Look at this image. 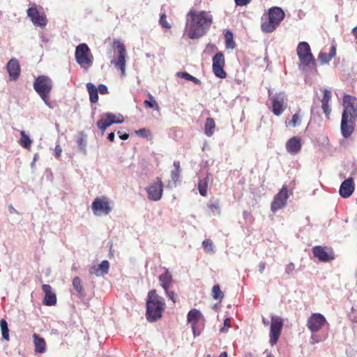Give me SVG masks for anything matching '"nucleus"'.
Listing matches in <instances>:
<instances>
[{"label":"nucleus","instance_id":"nucleus-1","mask_svg":"<svg viewBox=\"0 0 357 357\" xmlns=\"http://www.w3.org/2000/svg\"><path fill=\"white\" fill-rule=\"evenodd\" d=\"M187 16L190 18L188 38L190 39L199 38L203 36L210 28L213 22V17L209 12L202 10L197 12L191 9Z\"/></svg>","mask_w":357,"mask_h":357},{"label":"nucleus","instance_id":"nucleus-2","mask_svg":"<svg viewBox=\"0 0 357 357\" xmlns=\"http://www.w3.org/2000/svg\"><path fill=\"white\" fill-rule=\"evenodd\" d=\"M165 299L157 294L155 289L151 290L146 299V316L149 321H155L160 319L165 309Z\"/></svg>","mask_w":357,"mask_h":357},{"label":"nucleus","instance_id":"nucleus-3","mask_svg":"<svg viewBox=\"0 0 357 357\" xmlns=\"http://www.w3.org/2000/svg\"><path fill=\"white\" fill-rule=\"evenodd\" d=\"M284 13L280 7L274 6L269 8L267 19L262 22L261 29L264 33L275 31L284 18Z\"/></svg>","mask_w":357,"mask_h":357},{"label":"nucleus","instance_id":"nucleus-4","mask_svg":"<svg viewBox=\"0 0 357 357\" xmlns=\"http://www.w3.org/2000/svg\"><path fill=\"white\" fill-rule=\"evenodd\" d=\"M299 58V67L302 69H312L316 68V62L311 52L310 47L306 42H301L296 48Z\"/></svg>","mask_w":357,"mask_h":357},{"label":"nucleus","instance_id":"nucleus-5","mask_svg":"<svg viewBox=\"0 0 357 357\" xmlns=\"http://www.w3.org/2000/svg\"><path fill=\"white\" fill-rule=\"evenodd\" d=\"M33 86L40 98L47 104L50 93L53 89L52 79L47 75H39L36 78Z\"/></svg>","mask_w":357,"mask_h":357},{"label":"nucleus","instance_id":"nucleus-6","mask_svg":"<svg viewBox=\"0 0 357 357\" xmlns=\"http://www.w3.org/2000/svg\"><path fill=\"white\" fill-rule=\"evenodd\" d=\"M75 57L77 63L84 70H88L93 65V56L86 43H81L76 47Z\"/></svg>","mask_w":357,"mask_h":357},{"label":"nucleus","instance_id":"nucleus-7","mask_svg":"<svg viewBox=\"0 0 357 357\" xmlns=\"http://www.w3.org/2000/svg\"><path fill=\"white\" fill-rule=\"evenodd\" d=\"M271 111L276 116H280L288 107V96L284 91L275 93L271 97Z\"/></svg>","mask_w":357,"mask_h":357},{"label":"nucleus","instance_id":"nucleus-8","mask_svg":"<svg viewBox=\"0 0 357 357\" xmlns=\"http://www.w3.org/2000/svg\"><path fill=\"white\" fill-rule=\"evenodd\" d=\"M284 326V320L282 317L277 315L271 317V326L269 332V343L274 346L277 344L281 335L282 329Z\"/></svg>","mask_w":357,"mask_h":357},{"label":"nucleus","instance_id":"nucleus-9","mask_svg":"<svg viewBox=\"0 0 357 357\" xmlns=\"http://www.w3.org/2000/svg\"><path fill=\"white\" fill-rule=\"evenodd\" d=\"M91 209L96 216L107 215L112 211L109 199L105 196L98 197L91 204Z\"/></svg>","mask_w":357,"mask_h":357},{"label":"nucleus","instance_id":"nucleus-10","mask_svg":"<svg viewBox=\"0 0 357 357\" xmlns=\"http://www.w3.org/2000/svg\"><path fill=\"white\" fill-rule=\"evenodd\" d=\"M356 118L342 113L340 123L341 134L344 138L351 136L355 130Z\"/></svg>","mask_w":357,"mask_h":357},{"label":"nucleus","instance_id":"nucleus-11","mask_svg":"<svg viewBox=\"0 0 357 357\" xmlns=\"http://www.w3.org/2000/svg\"><path fill=\"white\" fill-rule=\"evenodd\" d=\"M289 198L288 190L287 186L283 185L281 190L277 193L271 205V209L273 213L277 212L278 210L283 208L287 202Z\"/></svg>","mask_w":357,"mask_h":357},{"label":"nucleus","instance_id":"nucleus-12","mask_svg":"<svg viewBox=\"0 0 357 357\" xmlns=\"http://www.w3.org/2000/svg\"><path fill=\"white\" fill-rule=\"evenodd\" d=\"M124 118L122 115L116 116L112 113L105 114L99 121H97V126L103 134L107 128L114 123H122Z\"/></svg>","mask_w":357,"mask_h":357},{"label":"nucleus","instance_id":"nucleus-13","mask_svg":"<svg viewBox=\"0 0 357 357\" xmlns=\"http://www.w3.org/2000/svg\"><path fill=\"white\" fill-rule=\"evenodd\" d=\"M163 187L161 178H156L155 181L146 189L149 199L152 201H159L162 197Z\"/></svg>","mask_w":357,"mask_h":357},{"label":"nucleus","instance_id":"nucleus-14","mask_svg":"<svg viewBox=\"0 0 357 357\" xmlns=\"http://www.w3.org/2000/svg\"><path fill=\"white\" fill-rule=\"evenodd\" d=\"M27 16L35 26L45 27L47 25V20L45 13L39 12L36 4L27 10Z\"/></svg>","mask_w":357,"mask_h":357},{"label":"nucleus","instance_id":"nucleus-15","mask_svg":"<svg viewBox=\"0 0 357 357\" xmlns=\"http://www.w3.org/2000/svg\"><path fill=\"white\" fill-rule=\"evenodd\" d=\"M327 321L324 315L320 313H313L307 319V326L312 333L320 331Z\"/></svg>","mask_w":357,"mask_h":357},{"label":"nucleus","instance_id":"nucleus-16","mask_svg":"<svg viewBox=\"0 0 357 357\" xmlns=\"http://www.w3.org/2000/svg\"><path fill=\"white\" fill-rule=\"evenodd\" d=\"M225 60L222 52L216 53L213 57V71L215 75L219 78H225L226 72L224 70Z\"/></svg>","mask_w":357,"mask_h":357},{"label":"nucleus","instance_id":"nucleus-17","mask_svg":"<svg viewBox=\"0 0 357 357\" xmlns=\"http://www.w3.org/2000/svg\"><path fill=\"white\" fill-rule=\"evenodd\" d=\"M342 105L344 107L342 113L352 116L357 120V98L351 95L344 94Z\"/></svg>","mask_w":357,"mask_h":357},{"label":"nucleus","instance_id":"nucleus-18","mask_svg":"<svg viewBox=\"0 0 357 357\" xmlns=\"http://www.w3.org/2000/svg\"><path fill=\"white\" fill-rule=\"evenodd\" d=\"M314 256L321 261H330L335 259L334 252L331 248L315 246L312 248Z\"/></svg>","mask_w":357,"mask_h":357},{"label":"nucleus","instance_id":"nucleus-19","mask_svg":"<svg viewBox=\"0 0 357 357\" xmlns=\"http://www.w3.org/2000/svg\"><path fill=\"white\" fill-rule=\"evenodd\" d=\"M114 45L119 51V57L117 61H112V63H114L116 67L120 69L122 75L124 76L126 72V47L123 43L119 40H114Z\"/></svg>","mask_w":357,"mask_h":357},{"label":"nucleus","instance_id":"nucleus-20","mask_svg":"<svg viewBox=\"0 0 357 357\" xmlns=\"http://www.w3.org/2000/svg\"><path fill=\"white\" fill-rule=\"evenodd\" d=\"M6 70L10 81H16L20 75L21 68L18 60L13 58L6 64Z\"/></svg>","mask_w":357,"mask_h":357},{"label":"nucleus","instance_id":"nucleus-21","mask_svg":"<svg viewBox=\"0 0 357 357\" xmlns=\"http://www.w3.org/2000/svg\"><path fill=\"white\" fill-rule=\"evenodd\" d=\"M355 190V184L353 178L345 179L340 185L339 193L343 198L349 197Z\"/></svg>","mask_w":357,"mask_h":357},{"label":"nucleus","instance_id":"nucleus-22","mask_svg":"<svg viewBox=\"0 0 357 357\" xmlns=\"http://www.w3.org/2000/svg\"><path fill=\"white\" fill-rule=\"evenodd\" d=\"M42 289L45 293L43 304L47 306H52L56 304V296L53 291L52 287L50 284H44L42 285Z\"/></svg>","mask_w":357,"mask_h":357},{"label":"nucleus","instance_id":"nucleus-23","mask_svg":"<svg viewBox=\"0 0 357 357\" xmlns=\"http://www.w3.org/2000/svg\"><path fill=\"white\" fill-rule=\"evenodd\" d=\"M202 317V313L197 309H192L188 313V322L191 324L192 330L195 336L201 334V331L197 330L195 325Z\"/></svg>","mask_w":357,"mask_h":357},{"label":"nucleus","instance_id":"nucleus-24","mask_svg":"<svg viewBox=\"0 0 357 357\" xmlns=\"http://www.w3.org/2000/svg\"><path fill=\"white\" fill-rule=\"evenodd\" d=\"M286 149L288 153L292 155L297 154L301 149V140L299 137L294 136L286 142Z\"/></svg>","mask_w":357,"mask_h":357},{"label":"nucleus","instance_id":"nucleus-25","mask_svg":"<svg viewBox=\"0 0 357 357\" xmlns=\"http://www.w3.org/2000/svg\"><path fill=\"white\" fill-rule=\"evenodd\" d=\"M109 263L107 260L102 261L98 265H94L90 270L91 274H94L96 276H101L108 273Z\"/></svg>","mask_w":357,"mask_h":357},{"label":"nucleus","instance_id":"nucleus-26","mask_svg":"<svg viewBox=\"0 0 357 357\" xmlns=\"http://www.w3.org/2000/svg\"><path fill=\"white\" fill-rule=\"evenodd\" d=\"M159 281L164 290L169 289L173 282V278L168 269L165 268V272L159 276Z\"/></svg>","mask_w":357,"mask_h":357},{"label":"nucleus","instance_id":"nucleus-27","mask_svg":"<svg viewBox=\"0 0 357 357\" xmlns=\"http://www.w3.org/2000/svg\"><path fill=\"white\" fill-rule=\"evenodd\" d=\"M35 351L36 353H44L46 351V342L44 338L40 337L38 334L33 335Z\"/></svg>","mask_w":357,"mask_h":357},{"label":"nucleus","instance_id":"nucleus-28","mask_svg":"<svg viewBox=\"0 0 357 357\" xmlns=\"http://www.w3.org/2000/svg\"><path fill=\"white\" fill-rule=\"evenodd\" d=\"M336 54V47L333 45L330 48L328 54L326 52H320L318 56V59L321 64H325L329 62Z\"/></svg>","mask_w":357,"mask_h":357},{"label":"nucleus","instance_id":"nucleus-29","mask_svg":"<svg viewBox=\"0 0 357 357\" xmlns=\"http://www.w3.org/2000/svg\"><path fill=\"white\" fill-rule=\"evenodd\" d=\"M86 89L89 95V100L92 103H96L98 101V91L96 86L92 83L86 84Z\"/></svg>","mask_w":357,"mask_h":357},{"label":"nucleus","instance_id":"nucleus-30","mask_svg":"<svg viewBox=\"0 0 357 357\" xmlns=\"http://www.w3.org/2000/svg\"><path fill=\"white\" fill-rule=\"evenodd\" d=\"M20 136L21 137L20 138L19 143L21 145V146L28 150H30L32 144V140L24 130H22L20 132Z\"/></svg>","mask_w":357,"mask_h":357},{"label":"nucleus","instance_id":"nucleus-31","mask_svg":"<svg viewBox=\"0 0 357 357\" xmlns=\"http://www.w3.org/2000/svg\"><path fill=\"white\" fill-rule=\"evenodd\" d=\"M215 127V123L213 119L211 117L207 118L204 125L205 134L208 137L212 136L214 132Z\"/></svg>","mask_w":357,"mask_h":357},{"label":"nucleus","instance_id":"nucleus-32","mask_svg":"<svg viewBox=\"0 0 357 357\" xmlns=\"http://www.w3.org/2000/svg\"><path fill=\"white\" fill-rule=\"evenodd\" d=\"M208 188V178L205 177L200 179L198 183V190L199 194L203 197L207 196V190Z\"/></svg>","mask_w":357,"mask_h":357},{"label":"nucleus","instance_id":"nucleus-33","mask_svg":"<svg viewBox=\"0 0 357 357\" xmlns=\"http://www.w3.org/2000/svg\"><path fill=\"white\" fill-rule=\"evenodd\" d=\"M233 33L231 31L227 30L225 32V46L227 49H234L235 48V43L233 39Z\"/></svg>","mask_w":357,"mask_h":357},{"label":"nucleus","instance_id":"nucleus-34","mask_svg":"<svg viewBox=\"0 0 357 357\" xmlns=\"http://www.w3.org/2000/svg\"><path fill=\"white\" fill-rule=\"evenodd\" d=\"M148 100L144 101V104L147 108H153L155 110H159L160 107L157 101L151 93H148Z\"/></svg>","mask_w":357,"mask_h":357},{"label":"nucleus","instance_id":"nucleus-35","mask_svg":"<svg viewBox=\"0 0 357 357\" xmlns=\"http://www.w3.org/2000/svg\"><path fill=\"white\" fill-rule=\"evenodd\" d=\"M0 327L3 338L5 340L8 341L10 340L9 329L6 319H1L0 320Z\"/></svg>","mask_w":357,"mask_h":357},{"label":"nucleus","instance_id":"nucleus-36","mask_svg":"<svg viewBox=\"0 0 357 357\" xmlns=\"http://www.w3.org/2000/svg\"><path fill=\"white\" fill-rule=\"evenodd\" d=\"M174 169L171 172L172 179L174 182V185L178 181L180 176L181 169H180V162L178 161L174 162Z\"/></svg>","mask_w":357,"mask_h":357},{"label":"nucleus","instance_id":"nucleus-37","mask_svg":"<svg viewBox=\"0 0 357 357\" xmlns=\"http://www.w3.org/2000/svg\"><path fill=\"white\" fill-rule=\"evenodd\" d=\"M73 286L76 291L82 296L84 295V290L82 285V281L79 277H75L73 280Z\"/></svg>","mask_w":357,"mask_h":357},{"label":"nucleus","instance_id":"nucleus-38","mask_svg":"<svg viewBox=\"0 0 357 357\" xmlns=\"http://www.w3.org/2000/svg\"><path fill=\"white\" fill-rule=\"evenodd\" d=\"M301 116L299 113H296L292 116L291 119L286 122V126L289 127H296L301 124Z\"/></svg>","mask_w":357,"mask_h":357},{"label":"nucleus","instance_id":"nucleus-39","mask_svg":"<svg viewBox=\"0 0 357 357\" xmlns=\"http://www.w3.org/2000/svg\"><path fill=\"white\" fill-rule=\"evenodd\" d=\"M212 296L215 300H222L224 294L218 284L214 285L212 288Z\"/></svg>","mask_w":357,"mask_h":357},{"label":"nucleus","instance_id":"nucleus-40","mask_svg":"<svg viewBox=\"0 0 357 357\" xmlns=\"http://www.w3.org/2000/svg\"><path fill=\"white\" fill-rule=\"evenodd\" d=\"M177 75H178V77L184 78L186 80L192 81V82H193L194 83H195L197 84H200V80L199 79H197V77L191 75L188 73H186V72H178L177 73Z\"/></svg>","mask_w":357,"mask_h":357},{"label":"nucleus","instance_id":"nucleus-41","mask_svg":"<svg viewBox=\"0 0 357 357\" xmlns=\"http://www.w3.org/2000/svg\"><path fill=\"white\" fill-rule=\"evenodd\" d=\"M208 208L213 213L216 211L218 214H220V202L218 200H211L208 204Z\"/></svg>","mask_w":357,"mask_h":357},{"label":"nucleus","instance_id":"nucleus-42","mask_svg":"<svg viewBox=\"0 0 357 357\" xmlns=\"http://www.w3.org/2000/svg\"><path fill=\"white\" fill-rule=\"evenodd\" d=\"M204 251L207 253H213V243L211 239H206L202 242Z\"/></svg>","mask_w":357,"mask_h":357},{"label":"nucleus","instance_id":"nucleus-43","mask_svg":"<svg viewBox=\"0 0 357 357\" xmlns=\"http://www.w3.org/2000/svg\"><path fill=\"white\" fill-rule=\"evenodd\" d=\"M322 92L324 93V96L321 100V103H329L332 97L331 92L326 89H324Z\"/></svg>","mask_w":357,"mask_h":357},{"label":"nucleus","instance_id":"nucleus-44","mask_svg":"<svg viewBox=\"0 0 357 357\" xmlns=\"http://www.w3.org/2000/svg\"><path fill=\"white\" fill-rule=\"evenodd\" d=\"M160 24H161V26L162 27H165L166 29H170L172 27V26L170 25V24L167 21V16H166V14L165 13H162L161 15H160Z\"/></svg>","mask_w":357,"mask_h":357},{"label":"nucleus","instance_id":"nucleus-45","mask_svg":"<svg viewBox=\"0 0 357 357\" xmlns=\"http://www.w3.org/2000/svg\"><path fill=\"white\" fill-rule=\"evenodd\" d=\"M166 295L167 297L175 303L177 301V294L174 291H169V289L165 290Z\"/></svg>","mask_w":357,"mask_h":357},{"label":"nucleus","instance_id":"nucleus-46","mask_svg":"<svg viewBox=\"0 0 357 357\" xmlns=\"http://www.w3.org/2000/svg\"><path fill=\"white\" fill-rule=\"evenodd\" d=\"M230 326H231V319L229 318H226L224 320V326L220 329V331L222 333H225L228 331V329L230 328Z\"/></svg>","mask_w":357,"mask_h":357},{"label":"nucleus","instance_id":"nucleus-47","mask_svg":"<svg viewBox=\"0 0 357 357\" xmlns=\"http://www.w3.org/2000/svg\"><path fill=\"white\" fill-rule=\"evenodd\" d=\"M321 108L323 109L324 113L328 118L331 112V109L329 107V103H321Z\"/></svg>","mask_w":357,"mask_h":357},{"label":"nucleus","instance_id":"nucleus-48","mask_svg":"<svg viewBox=\"0 0 357 357\" xmlns=\"http://www.w3.org/2000/svg\"><path fill=\"white\" fill-rule=\"evenodd\" d=\"M97 89L98 91H99L100 94L105 95L108 93V89L107 86H105V84L98 85V87Z\"/></svg>","mask_w":357,"mask_h":357},{"label":"nucleus","instance_id":"nucleus-49","mask_svg":"<svg viewBox=\"0 0 357 357\" xmlns=\"http://www.w3.org/2000/svg\"><path fill=\"white\" fill-rule=\"evenodd\" d=\"M135 133L137 135H140L142 137H147L148 135H149V131L148 130H146V128H142L138 130H136Z\"/></svg>","mask_w":357,"mask_h":357},{"label":"nucleus","instance_id":"nucleus-50","mask_svg":"<svg viewBox=\"0 0 357 357\" xmlns=\"http://www.w3.org/2000/svg\"><path fill=\"white\" fill-rule=\"evenodd\" d=\"M295 271V265L293 263H289L287 265L285 271L287 274H291Z\"/></svg>","mask_w":357,"mask_h":357},{"label":"nucleus","instance_id":"nucleus-51","mask_svg":"<svg viewBox=\"0 0 357 357\" xmlns=\"http://www.w3.org/2000/svg\"><path fill=\"white\" fill-rule=\"evenodd\" d=\"M61 153H62L61 146H60V144H56L55 146V149H54L55 157L59 158L61 156Z\"/></svg>","mask_w":357,"mask_h":357},{"label":"nucleus","instance_id":"nucleus-52","mask_svg":"<svg viewBox=\"0 0 357 357\" xmlns=\"http://www.w3.org/2000/svg\"><path fill=\"white\" fill-rule=\"evenodd\" d=\"M117 134L119 135L120 139H121L123 140H126V139H128V137H129V135L128 133L122 134L120 131H118Z\"/></svg>","mask_w":357,"mask_h":357},{"label":"nucleus","instance_id":"nucleus-53","mask_svg":"<svg viewBox=\"0 0 357 357\" xmlns=\"http://www.w3.org/2000/svg\"><path fill=\"white\" fill-rule=\"evenodd\" d=\"M8 211L11 214H13V213L18 214L17 211L13 206V205H9L8 206Z\"/></svg>","mask_w":357,"mask_h":357},{"label":"nucleus","instance_id":"nucleus-54","mask_svg":"<svg viewBox=\"0 0 357 357\" xmlns=\"http://www.w3.org/2000/svg\"><path fill=\"white\" fill-rule=\"evenodd\" d=\"M114 137H115L114 132H110V133H109V135H108L107 139H108L110 142H114Z\"/></svg>","mask_w":357,"mask_h":357},{"label":"nucleus","instance_id":"nucleus-55","mask_svg":"<svg viewBox=\"0 0 357 357\" xmlns=\"http://www.w3.org/2000/svg\"><path fill=\"white\" fill-rule=\"evenodd\" d=\"M238 6H245V0H234Z\"/></svg>","mask_w":357,"mask_h":357},{"label":"nucleus","instance_id":"nucleus-56","mask_svg":"<svg viewBox=\"0 0 357 357\" xmlns=\"http://www.w3.org/2000/svg\"><path fill=\"white\" fill-rule=\"evenodd\" d=\"M78 144L81 148H84L85 146L84 140L82 138H79L78 139Z\"/></svg>","mask_w":357,"mask_h":357},{"label":"nucleus","instance_id":"nucleus-57","mask_svg":"<svg viewBox=\"0 0 357 357\" xmlns=\"http://www.w3.org/2000/svg\"><path fill=\"white\" fill-rule=\"evenodd\" d=\"M352 33L354 36L355 38L356 39V44H357V26L354 27L352 29Z\"/></svg>","mask_w":357,"mask_h":357},{"label":"nucleus","instance_id":"nucleus-58","mask_svg":"<svg viewBox=\"0 0 357 357\" xmlns=\"http://www.w3.org/2000/svg\"><path fill=\"white\" fill-rule=\"evenodd\" d=\"M259 266H260L259 271H260L261 273H262L264 271V268H265V264L264 263H261Z\"/></svg>","mask_w":357,"mask_h":357},{"label":"nucleus","instance_id":"nucleus-59","mask_svg":"<svg viewBox=\"0 0 357 357\" xmlns=\"http://www.w3.org/2000/svg\"><path fill=\"white\" fill-rule=\"evenodd\" d=\"M218 357H227V353L226 351H222Z\"/></svg>","mask_w":357,"mask_h":357},{"label":"nucleus","instance_id":"nucleus-60","mask_svg":"<svg viewBox=\"0 0 357 357\" xmlns=\"http://www.w3.org/2000/svg\"><path fill=\"white\" fill-rule=\"evenodd\" d=\"M266 357H273V355L271 353H269L266 355Z\"/></svg>","mask_w":357,"mask_h":357},{"label":"nucleus","instance_id":"nucleus-61","mask_svg":"<svg viewBox=\"0 0 357 357\" xmlns=\"http://www.w3.org/2000/svg\"><path fill=\"white\" fill-rule=\"evenodd\" d=\"M250 1L251 0H247V4H248Z\"/></svg>","mask_w":357,"mask_h":357},{"label":"nucleus","instance_id":"nucleus-62","mask_svg":"<svg viewBox=\"0 0 357 357\" xmlns=\"http://www.w3.org/2000/svg\"><path fill=\"white\" fill-rule=\"evenodd\" d=\"M206 357H211L210 354H208Z\"/></svg>","mask_w":357,"mask_h":357}]
</instances>
